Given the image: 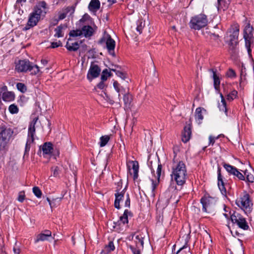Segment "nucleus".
<instances>
[{"instance_id":"obj_26","label":"nucleus","mask_w":254,"mask_h":254,"mask_svg":"<svg viewBox=\"0 0 254 254\" xmlns=\"http://www.w3.org/2000/svg\"><path fill=\"white\" fill-rule=\"evenodd\" d=\"M67 27V25L65 24H61L59 26H58L55 29V34H54V37L57 38L63 37L64 36V33L63 32V30L66 29Z\"/></svg>"},{"instance_id":"obj_57","label":"nucleus","mask_w":254,"mask_h":254,"mask_svg":"<svg viewBox=\"0 0 254 254\" xmlns=\"http://www.w3.org/2000/svg\"><path fill=\"white\" fill-rule=\"evenodd\" d=\"M13 252L14 254H19L20 252V250L19 248L16 247H14L13 249Z\"/></svg>"},{"instance_id":"obj_46","label":"nucleus","mask_w":254,"mask_h":254,"mask_svg":"<svg viewBox=\"0 0 254 254\" xmlns=\"http://www.w3.org/2000/svg\"><path fill=\"white\" fill-rule=\"evenodd\" d=\"M234 175L236 176L240 180H245V175H243L238 170V169L236 170V172H235V173L234 174Z\"/></svg>"},{"instance_id":"obj_27","label":"nucleus","mask_w":254,"mask_h":254,"mask_svg":"<svg viewBox=\"0 0 254 254\" xmlns=\"http://www.w3.org/2000/svg\"><path fill=\"white\" fill-rule=\"evenodd\" d=\"M2 98L4 101L10 102L14 100L15 95L11 91L4 92L2 95Z\"/></svg>"},{"instance_id":"obj_62","label":"nucleus","mask_w":254,"mask_h":254,"mask_svg":"<svg viewBox=\"0 0 254 254\" xmlns=\"http://www.w3.org/2000/svg\"><path fill=\"white\" fill-rule=\"evenodd\" d=\"M7 88L6 86H3L1 88V91H3V92L7 91Z\"/></svg>"},{"instance_id":"obj_1","label":"nucleus","mask_w":254,"mask_h":254,"mask_svg":"<svg viewBox=\"0 0 254 254\" xmlns=\"http://www.w3.org/2000/svg\"><path fill=\"white\" fill-rule=\"evenodd\" d=\"M176 157V155H175L170 176L172 181H174L178 186H182L186 183L188 178L187 167L183 161H178Z\"/></svg>"},{"instance_id":"obj_25","label":"nucleus","mask_w":254,"mask_h":254,"mask_svg":"<svg viewBox=\"0 0 254 254\" xmlns=\"http://www.w3.org/2000/svg\"><path fill=\"white\" fill-rule=\"evenodd\" d=\"M100 7V2L99 0H91L89 4L88 8L90 11L95 12Z\"/></svg>"},{"instance_id":"obj_64","label":"nucleus","mask_w":254,"mask_h":254,"mask_svg":"<svg viewBox=\"0 0 254 254\" xmlns=\"http://www.w3.org/2000/svg\"><path fill=\"white\" fill-rule=\"evenodd\" d=\"M108 253H107V251H106V250L104 249L101 252L100 254H107Z\"/></svg>"},{"instance_id":"obj_59","label":"nucleus","mask_w":254,"mask_h":254,"mask_svg":"<svg viewBox=\"0 0 254 254\" xmlns=\"http://www.w3.org/2000/svg\"><path fill=\"white\" fill-rule=\"evenodd\" d=\"M41 62L44 65H46L48 64V61L46 59H42Z\"/></svg>"},{"instance_id":"obj_6","label":"nucleus","mask_w":254,"mask_h":254,"mask_svg":"<svg viewBox=\"0 0 254 254\" xmlns=\"http://www.w3.org/2000/svg\"><path fill=\"white\" fill-rule=\"evenodd\" d=\"M236 204L243 210L246 213H250L253 209V203L250 200V196L246 193L236 201Z\"/></svg>"},{"instance_id":"obj_21","label":"nucleus","mask_w":254,"mask_h":254,"mask_svg":"<svg viewBox=\"0 0 254 254\" xmlns=\"http://www.w3.org/2000/svg\"><path fill=\"white\" fill-rule=\"evenodd\" d=\"M106 44L109 53L113 56H115L114 49L115 47V41L111 38V36L109 35L106 40Z\"/></svg>"},{"instance_id":"obj_51","label":"nucleus","mask_w":254,"mask_h":254,"mask_svg":"<svg viewBox=\"0 0 254 254\" xmlns=\"http://www.w3.org/2000/svg\"><path fill=\"white\" fill-rule=\"evenodd\" d=\"M224 1L226 3V4H224V6H227V5L230 3V0H217L219 5H222Z\"/></svg>"},{"instance_id":"obj_52","label":"nucleus","mask_w":254,"mask_h":254,"mask_svg":"<svg viewBox=\"0 0 254 254\" xmlns=\"http://www.w3.org/2000/svg\"><path fill=\"white\" fill-rule=\"evenodd\" d=\"M115 90L119 93V94H118L119 97H120L121 96L120 93L124 94L126 92L125 91V89L124 88H123L122 87L121 88H120V87H119L118 88L116 89Z\"/></svg>"},{"instance_id":"obj_53","label":"nucleus","mask_w":254,"mask_h":254,"mask_svg":"<svg viewBox=\"0 0 254 254\" xmlns=\"http://www.w3.org/2000/svg\"><path fill=\"white\" fill-rule=\"evenodd\" d=\"M130 200L129 198V196L128 194H127V198L125 201V206L126 207H130Z\"/></svg>"},{"instance_id":"obj_3","label":"nucleus","mask_w":254,"mask_h":254,"mask_svg":"<svg viewBox=\"0 0 254 254\" xmlns=\"http://www.w3.org/2000/svg\"><path fill=\"white\" fill-rule=\"evenodd\" d=\"M231 33L228 42L229 51L232 55L236 54L238 53L237 45L238 44V36L239 28L238 26L231 27L229 30Z\"/></svg>"},{"instance_id":"obj_55","label":"nucleus","mask_w":254,"mask_h":254,"mask_svg":"<svg viewBox=\"0 0 254 254\" xmlns=\"http://www.w3.org/2000/svg\"><path fill=\"white\" fill-rule=\"evenodd\" d=\"M61 198H58V197H57V198H54V199H53L51 201H52V202H53V207H55V206H56V205H57L56 202H58V203H59V202H60V201H61Z\"/></svg>"},{"instance_id":"obj_23","label":"nucleus","mask_w":254,"mask_h":254,"mask_svg":"<svg viewBox=\"0 0 254 254\" xmlns=\"http://www.w3.org/2000/svg\"><path fill=\"white\" fill-rule=\"evenodd\" d=\"M209 70L213 73L212 77L214 88L216 90H219L220 88V80L219 77L216 74V70L213 69H210Z\"/></svg>"},{"instance_id":"obj_19","label":"nucleus","mask_w":254,"mask_h":254,"mask_svg":"<svg viewBox=\"0 0 254 254\" xmlns=\"http://www.w3.org/2000/svg\"><path fill=\"white\" fill-rule=\"evenodd\" d=\"M50 237H52V232L50 230H45L44 233H41L37 235L35 240V243H37L39 241L48 240Z\"/></svg>"},{"instance_id":"obj_17","label":"nucleus","mask_w":254,"mask_h":254,"mask_svg":"<svg viewBox=\"0 0 254 254\" xmlns=\"http://www.w3.org/2000/svg\"><path fill=\"white\" fill-rule=\"evenodd\" d=\"M126 191V188L124 189L122 191L116 190V192L115 194V200L114 202V206L118 209H119L121 208L120 203L124 197Z\"/></svg>"},{"instance_id":"obj_47","label":"nucleus","mask_w":254,"mask_h":254,"mask_svg":"<svg viewBox=\"0 0 254 254\" xmlns=\"http://www.w3.org/2000/svg\"><path fill=\"white\" fill-rule=\"evenodd\" d=\"M25 195L24 192V191H20L18 193V196L17 200L19 202H22L24 200V199H25Z\"/></svg>"},{"instance_id":"obj_15","label":"nucleus","mask_w":254,"mask_h":254,"mask_svg":"<svg viewBox=\"0 0 254 254\" xmlns=\"http://www.w3.org/2000/svg\"><path fill=\"white\" fill-rule=\"evenodd\" d=\"M136 29L139 34H141L145 25L149 24V19L147 17H138V19L136 21Z\"/></svg>"},{"instance_id":"obj_16","label":"nucleus","mask_w":254,"mask_h":254,"mask_svg":"<svg viewBox=\"0 0 254 254\" xmlns=\"http://www.w3.org/2000/svg\"><path fill=\"white\" fill-rule=\"evenodd\" d=\"M217 174L218 186L221 192V193L226 196L227 195V190L226 188L225 187V184L223 180L222 176L221 174V168L220 167H218Z\"/></svg>"},{"instance_id":"obj_20","label":"nucleus","mask_w":254,"mask_h":254,"mask_svg":"<svg viewBox=\"0 0 254 254\" xmlns=\"http://www.w3.org/2000/svg\"><path fill=\"white\" fill-rule=\"evenodd\" d=\"M40 17H29L26 26L23 28V30L26 31L35 26L37 24Z\"/></svg>"},{"instance_id":"obj_45","label":"nucleus","mask_w":254,"mask_h":254,"mask_svg":"<svg viewBox=\"0 0 254 254\" xmlns=\"http://www.w3.org/2000/svg\"><path fill=\"white\" fill-rule=\"evenodd\" d=\"M162 166L161 163L158 164L156 174H157V180H160V178L161 177V174L162 171Z\"/></svg>"},{"instance_id":"obj_39","label":"nucleus","mask_w":254,"mask_h":254,"mask_svg":"<svg viewBox=\"0 0 254 254\" xmlns=\"http://www.w3.org/2000/svg\"><path fill=\"white\" fill-rule=\"evenodd\" d=\"M111 70L114 72H115L116 74L121 78L122 79H125L127 78V74L125 72L123 71L118 70L116 69L112 68Z\"/></svg>"},{"instance_id":"obj_12","label":"nucleus","mask_w":254,"mask_h":254,"mask_svg":"<svg viewBox=\"0 0 254 254\" xmlns=\"http://www.w3.org/2000/svg\"><path fill=\"white\" fill-rule=\"evenodd\" d=\"M207 24L206 17H192L189 25L191 29L200 30Z\"/></svg>"},{"instance_id":"obj_63","label":"nucleus","mask_w":254,"mask_h":254,"mask_svg":"<svg viewBox=\"0 0 254 254\" xmlns=\"http://www.w3.org/2000/svg\"><path fill=\"white\" fill-rule=\"evenodd\" d=\"M26 0H17L16 3L17 4H18L19 3H24L25 2Z\"/></svg>"},{"instance_id":"obj_5","label":"nucleus","mask_w":254,"mask_h":254,"mask_svg":"<svg viewBox=\"0 0 254 254\" xmlns=\"http://www.w3.org/2000/svg\"><path fill=\"white\" fill-rule=\"evenodd\" d=\"M253 32V27L250 24H247L244 30V38L245 40V46L250 57H252L251 48H253L254 45Z\"/></svg>"},{"instance_id":"obj_40","label":"nucleus","mask_w":254,"mask_h":254,"mask_svg":"<svg viewBox=\"0 0 254 254\" xmlns=\"http://www.w3.org/2000/svg\"><path fill=\"white\" fill-rule=\"evenodd\" d=\"M8 110L9 112L12 114H16L19 111L18 107L14 104H12L9 106Z\"/></svg>"},{"instance_id":"obj_31","label":"nucleus","mask_w":254,"mask_h":254,"mask_svg":"<svg viewBox=\"0 0 254 254\" xmlns=\"http://www.w3.org/2000/svg\"><path fill=\"white\" fill-rule=\"evenodd\" d=\"M66 49L69 51H76L79 48L78 42L69 43L67 42L65 45Z\"/></svg>"},{"instance_id":"obj_37","label":"nucleus","mask_w":254,"mask_h":254,"mask_svg":"<svg viewBox=\"0 0 254 254\" xmlns=\"http://www.w3.org/2000/svg\"><path fill=\"white\" fill-rule=\"evenodd\" d=\"M110 139V137L108 135L102 136L100 137V146L103 147L105 146Z\"/></svg>"},{"instance_id":"obj_61","label":"nucleus","mask_w":254,"mask_h":254,"mask_svg":"<svg viewBox=\"0 0 254 254\" xmlns=\"http://www.w3.org/2000/svg\"><path fill=\"white\" fill-rule=\"evenodd\" d=\"M47 200L48 201L49 203V205H50L51 207L52 208L53 207V202H52L51 200H50V199L49 198V197H47Z\"/></svg>"},{"instance_id":"obj_48","label":"nucleus","mask_w":254,"mask_h":254,"mask_svg":"<svg viewBox=\"0 0 254 254\" xmlns=\"http://www.w3.org/2000/svg\"><path fill=\"white\" fill-rule=\"evenodd\" d=\"M52 171L53 172V176L54 177H58L60 174V169L58 167L56 166L52 168Z\"/></svg>"},{"instance_id":"obj_43","label":"nucleus","mask_w":254,"mask_h":254,"mask_svg":"<svg viewBox=\"0 0 254 254\" xmlns=\"http://www.w3.org/2000/svg\"><path fill=\"white\" fill-rule=\"evenodd\" d=\"M33 192L35 194V195L38 197L40 198L41 197L42 193L41 190H40V189L38 187H34L33 188Z\"/></svg>"},{"instance_id":"obj_42","label":"nucleus","mask_w":254,"mask_h":254,"mask_svg":"<svg viewBox=\"0 0 254 254\" xmlns=\"http://www.w3.org/2000/svg\"><path fill=\"white\" fill-rule=\"evenodd\" d=\"M115 249L114 244L112 241L109 242L108 244L105 247V250L107 251V253H110L111 251H113Z\"/></svg>"},{"instance_id":"obj_32","label":"nucleus","mask_w":254,"mask_h":254,"mask_svg":"<svg viewBox=\"0 0 254 254\" xmlns=\"http://www.w3.org/2000/svg\"><path fill=\"white\" fill-rule=\"evenodd\" d=\"M220 97L221 99V104H219L218 105V107L219 110L221 111H223L225 112L226 116H227V109L226 107V102L222 94H220Z\"/></svg>"},{"instance_id":"obj_34","label":"nucleus","mask_w":254,"mask_h":254,"mask_svg":"<svg viewBox=\"0 0 254 254\" xmlns=\"http://www.w3.org/2000/svg\"><path fill=\"white\" fill-rule=\"evenodd\" d=\"M74 12V7L73 6H68L65 8L62 14L60 15V16H66L68 15L69 16L73 14Z\"/></svg>"},{"instance_id":"obj_58","label":"nucleus","mask_w":254,"mask_h":254,"mask_svg":"<svg viewBox=\"0 0 254 254\" xmlns=\"http://www.w3.org/2000/svg\"><path fill=\"white\" fill-rule=\"evenodd\" d=\"M113 86L115 89L120 87V84L117 81H114L113 83Z\"/></svg>"},{"instance_id":"obj_49","label":"nucleus","mask_w":254,"mask_h":254,"mask_svg":"<svg viewBox=\"0 0 254 254\" xmlns=\"http://www.w3.org/2000/svg\"><path fill=\"white\" fill-rule=\"evenodd\" d=\"M62 46V43H61V42L60 41H59L58 42H52L51 43V48H57V47H61Z\"/></svg>"},{"instance_id":"obj_56","label":"nucleus","mask_w":254,"mask_h":254,"mask_svg":"<svg viewBox=\"0 0 254 254\" xmlns=\"http://www.w3.org/2000/svg\"><path fill=\"white\" fill-rule=\"evenodd\" d=\"M105 86V85L104 83V81H103L102 80L100 83H99L97 85V87L100 89H103Z\"/></svg>"},{"instance_id":"obj_24","label":"nucleus","mask_w":254,"mask_h":254,"mask_svg":"<svg viewBox=\"0 0 254 254\" xmlns=\"http://www.w3.org/2000/svg\"><path fill=\"white\" fill-rule=\"evenodd\" d=\"M206 111L205 109L202 108L198 107L197 108L195 112V120L198 124H200L203 119V116L202 115V111Z\"/></svg>"},{"instance_id":"obj_9","label":"nucleus","mask_w":254,"mask_h":254,"mask_svg":"<svg viewBox=\"0 0 254 254\" xmlns=\"http://www.w3.org/2000/svg\"><path fill=\"white\" fill-rule=\"evenodd\" d=\"M231 220L234 224H236L240 228L244 230H247L249 229V225L245 218L239 213L234 212L231 215Z\"/></svg>"},{"instance_id":"obj_41","label":"nucleus","mask_w":254,"mask_h":254,"mask_svg":"<svg viewBox=\"0 0 254 254\" xmlns=\"http://www.w3.org/2000/svg\"><path fill=\"white\" fill-rule=\"evenodd\" d=\"M238 92L234 90L227 96V100L231 101L237 96Z\"/></svg>"},{"instance_id":"obj_33","label":"nucleus","mask_w":254,"mask_h":254,"mask_svg":"<svg viewBox=\"0 0 254 254\" xmlns=\"http://www.w3.org/2000/svg\"><path fill=\"white\" fill-rule=\"evenodd\" d=\"M223 166L224 167V168L226 169V170L230 174H232V175H233L235 174V172H236V170H237V169L229 164H226L225 163H224L223 164Z\"/></svg>"},{"instance_id":"obj_11","label":"nucleus","mask_w":254,"mask_h":254,"mask_svg":"<svg viewBox=\"0 0 254 254\" xmlns=\"http://www.w3.org/2000/svg\"><path fill=\"white\" fill-rule=\"evenodd\" d=\"M49 11V7L45 1H40L34 7L30 16H45Z\"/></svg>"},{"instance_id":"obj_44","label":"nucleus","mask_w":254,"mask_h":254,"mask_svg":"<svg viewBox=\"0 0 254 254\" xmlns=\"http://www.w3.org/2000/svg\"><path fill=\"white\" fill-rule=\"evenodd\" d=\"M16 87L18 90L22 93H24L27 90L26 86L22 83H17Z\"/></svg>"},{"instance_id":"obj_28","label":"nucleus","mask_w":254,"mask_h":254,"mask_svg":"<svg viewBox=\"0 0 254 254\" xmlns=\"http://www.w3.org/2000/svg\"><path fill=\"white\" fill-rule=\"evenodd\" d=\"M53 149V145L50 142L44 143L42 146L43 154H50Z\"/></svg>"},{"instance_id":"obj_30","label":"nucleus","mask_w":254,"mask_h":254,"mask_svg":"<svg viewBox=\"0 0 254 254\" xmlns=\"http://www.w3.org/2000/svg\"><path fill=\"white\" fill-rule=\"evenodd\" d=\"M130 162L132 165V169L133 173V179L135 180L137 178L138 176L139 164L136 161H131Z\"/></svg>"},{"instance_id":"obj_36","label":"nucleus","mask_w":254,"mask_h":254,"mask_svg":"<svg viewBox=\"0 0 254 254\" xmlns=\"http://www.w3.org/2000/svg\"><path fill=\"white\" fill-rule=\"evenodd\" d=\"M245 177L246 176L247 181L250 183H253L254 182V176L251 172L246 170L244 172Z\"/></svg>"},{"instance_id":"obj_13","label":"nucleus","mask_w":254,"mask_h":254,"mask_svg":"<svg viewBox=\"0 0 254 254\" xmlns=\"http://www.w3.org/2000/svg\"><path fill=\"white\" fill-rule=\"evenodd\" d=\"M11 135V132L9 129L0 127V150L5 147Z\"/></svg>"},{"instance_id":"obj_7","label":"nucleus","mask_w":254,"mask_h":254,"mask_svg":"<svg viewBox=\"0 0 254 254\" xmlns=\"http://www.w3.org/2000/svg\"><path fill=\"white\" fill-rule=\"evenodd\" d=\"M133 239L135 246L130 245L129 248L133 254H141V250L143 248L144 238L141 234H135L132 236Z\"/></svg>"},{"instance_id":"obj_14","label":"nucleus","mask_w":254,"mask_h":254,"mask_svg":"<svg viewBox=\"0 0 254 254\" xmlns=\"http://www.w3.org/2000/svg\"><path fill=\"white\" fill-rule=\"evenodd\" d=\"M101 72V69L97 64L92 63L88 71L87 78L89 81L97 77Z\"/></svg>"},{"instance_id":"obj_18","label":"nucleus","mask_w":254,"mask_h":254,"mask_svg":"<svg viewBox=\"0 0 254 254\" xmlns=\"http://www.w3.org/2000/svg\"><path fill=\"white\" fill-rule=\"evenodd\" d=\"M191 123L184 127V131L182 133L183 142L186 143L189 141L191 135Z\"/></svg>"},{"instance_id":"obj_38","label":"nucleus","mask_w":254,"mask_h":254,"mask_svg":"<svg viewBox=\"0 0 254 254\" xmlns=\"http://www.w3.org/2000/svg\"><path fill=\"white\" fill-rule=\"evenodd\" d=\"M110 76H111V72L107 69H105L102 72L101 79L103 81H104L107 79L108 77Z\"/></svg>"},{"instance_id":"obj_8","label":"nucleus","mask_w":254,"mask_h":254,"mask_svg":"<svg viewBox=\"0 0 254 254\" xmlns=\"http://www.w3.org/2000/svg\"><path fill=\"white\" fill-rule=\"evenodd\" d=\"M202 205V210L207 213L213 212L216 204V200L214 198L209 196H204L200 199Z\"/></svg>"},{"instance_id":"obj_60","label":"nucleus","mask_w":254,"mask_h":254,"mask_svg":"<svg viewBox=\"0 0 254 254\" xmlns=\"http://www.w3.org/2000/svg\"><path fill=\"white\" fill-rule=\"evenodd\" d=\"M87 50V46L86 45H83L80 51L81 52H84Z\"/></svg>"},{"instance_id":"obj_54","label":"nucleus","mask_w":254,"mask_h":254,"mask_svg":"<svg viewBox=\"0 0 254 254\" xmlns=\"http://www.w3.org/2000/svg\"><path fill=\"white\" fill-rule=\"evenodd\" d=\"M218 136L215 137L212 136V135H210L209 137V145H213L214 144V143H215V139H218Z\"/></svg>"},{"instance_id":"obj_35","label":"nucleus","mask_w":254,"mask_h":254,"mask_svg":"<svg viewBox=\"0 0 254 254\" xmlns=\"http://www.w3.org/2000/svg\"><path fill=\"white\" fill-rule=\"evenodd\" d=\"M152 184H151V195L153 197H154L155 195V190L157 187L158 186L159 183V180H157V181H154L153 180H151Z\"/></svg>"},{"instance_id":"obj_50","label":"nucleus","mask_w":254,"mask_h":254,"mask_svg":"<svg viewBox=\"0 0 254 254\" xmlns=\"http://www.w3.org/2000/svg\"><path fill=\"white\" fill-rule=\"evenodd\" d=\"M227 75L228 77H234L236 76V73H235V71L234 70H233L232 69H229L227 73Z\"/></svg>"},{"instance_id":"obj_4","label":"nucleus","mask_w":254,"mask_h":254,"mask_svg":"<svg viewBox=\"0 0 254 254\" xmlns=\"http://www.w3.org/2000/svg\"><path fill=\"white\" fill-rule=\"evenodd\" d=\"M38 120V117L34 118L30 123L28 131V138L25 145L23 157L28 156L31 148V145L34 141V135L35 134V125Z\"/></svg>"},{"instance_id":"obj_10","label":"nucleus","mask_w":254,"mask_h":254,"mask_svg":"<svg viewBox=\"0 0 254 254\" xmlns=\"http://www.w3.org/2000/svg\"><path fill=\"white\" fill-rule=\"evenodd\" d=\"M94 32L93 27L89 25L83 26L81 29L72 30L69 33L70 36L77 37L83 35L86 38H89L92 36Z\"/></svg>"},{"instance_id":"obj_2","label":"nucleus","mask_w":254,"mask_h":254,"mask_svg":"<svg viewBox=\"0 0 254 254\" xmlns=\"http://www.w3.org/2000/svg\"><path fill=\"white\" fill-rule=\"evenodd\" d=\"M15 70L18 72H26L29 71L31 74L36 75L39 73V67L27 60H19L15 64Z\"/></svg>"},{"instance_id":"obj_22","label":"nucleus","mask_w":254,"mask_h":254,"mask_svg":"<svg viewBox=\"0 0 254 254\" xmlns=\"http://www.w3.org/2000/svg\"><path fill=\"white\" fill-rule=\"evenodd\" d=\"M128 216H132V213L130 211L126 209L125 210L123 215L120 217V220L117 222L116 224L121 225L122 223L123 224H127L128 222Z\"/></svg>"},{"instance_id":"obj_29","label":"nucleus","mask_w":254,"mask_h":254,"mask_svg":"<svg viewBox=\"0 0 254 254\" xmlns=\"http://www.w3.org/2000/svg\"><path fill=\"white\" fill-rule=\"evenodd\" d=\"M132 100V96L131 94L128 92L124 93L123 100L126 108H129Z\"/></svg>"}]
</instances>
